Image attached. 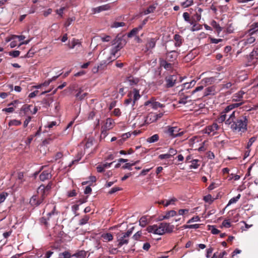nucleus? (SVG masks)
<instances>
[{
  "label": "nucleus",
  "instance_id": "nucleus-1",
  "mask_svg": "<svg viewBox=\"0 0 258 258\" xmlns=\"http://www.w3.org/2000/svg\"><path fill=\"white\" fill-rule=\"evenodd\" d=\"M226 124L229 125L233 132L240 133L241 135L247 130L248 119L247 116L245 115L236 116L235 111H233L229 115Z\"/></svg>",
  "mask_w": 258,
  "mask_h": 258
},
{
  "label": "nucleus",
  "instance_id": "nucleus-2",
  "mask_svg": "<svg viewBox=\"0 0 258 258\" xmlns=\"http://www.w3.org/2000/svg\"><path fill=\"white\" fill-rule=\"evenodd\" d=\"M174 228V225H171L170 223L162 222L159 223V225L155 224L149 226L147 228V231L149 233L161 235L166 233L172 232Z\"/></svg>",
  "mask_w": 258,
  "mask_h": 258
},
{
  "label": "nucleus",
  "instance_id": "nucleus-3",
  "mask_svg": "<svg viewBox=\"0 0 258 258\" xmlns=\"http://www.w3.org/2000/svg\"><path fill=\"white\" fill-rule=\"evenodd\" d=\"M125 40L118 36L112 41V45H115L111 50V54L114 57L116 53L120 50L125 44Z\"/></svg>",
  "mask_w": 258,
  "mask_h": 258
},
{
  "label": "nucleus",
  "instance_id": "nucleus-4",
  "mask_svg": "<svg viewBox=\"0 0 258 258\" xmlns=\"http://www.w3.org/2000/svg\"><path fill=\"white\" fill-rule=\"evenodd\" d=\"M180 128L177 126L171 127L167 126V128L165 130L164 133L172 138L180 137L183 134V132H179Z\"/></svg>",
  "mask_w": 258,
  "mask_h": 258
},
{
  "label": "nucleus",
  "instance_id": "nucleus-5",
  "mask_svg": "<svg viewBox=\"0 0 258 258\" xmlns=\"http://www.w3.org/2000/svg\"><path fill=\"white\" fill-rule=\"evenodd\" d=\"M45 198L46 197L42 194L38 193L37 195L32 197L30 200V204L33 206H38L43 203Z\"/></svg>",
  "mask_w": 258,
  "mask_h": 258
},
{
  "label": "nucleus",
  "instance_id": "nucleus-6",
  "mask_svg": "<svg viewBox=\"0 0 258 258\" xmlns=\"http://www.w3.org/2000/svg\"><path fill=\"white\" fill-rule=\"evenodd\" d=\"M129 238L126 237L121 232L116 234V241L117 242V246L118 247H121L124 245H127L129 242Z\"/></svg>",
  "mask_w": 258,
  "mask_h": 258
},
{
  "label": "nucleus",
  "instance_id": "nucleus-7",
  "mask_svg": "<svg viewBox=\"0 0 258 258\" xmlns=\"http://www.w3.org/2000/svg\"><path fill=\"white\" fill-rule=\"evenodd\" d=\"M52 182H49L46 186H45L44 184H41L37 189V193L42 194L46 197L49 191L52 187Z\"/></svg>",
  "mask_w": 258,
  "mask_h": 258
},
{
  "label": "nucleus",
  "instance_id": "nucleus-8",
  "mask_svg": "<svg viewBox=\"0 0 258 258\" xmlns=\"http://www.w3.org/2000/svg\"><path fill=\"white\" fill-rule=\"evenodd\" d=\"M177 79L176 75H170L165 78L166 82L165 87L167 88L173 87L176 83Z\"/></svg>",
  "mask_w": 258,
  "mask_h": 258
},
{
  "label": "nucleus",
  "instance_id": "nucleus-9",
  "mask_svg": "<svg viewBox=\"0 0 258 258\" xmlns=\"http://www.w3.org/2000/svg\"><path fill=\"white\" fill-rule=\"evenodd\" d=\"M144 105H150L152 108L154 109H156L159 107L162 108L164 106L163 104H161L160 102L155 101V99L153 98H152L150 100L145 102Z\"/></svg>",
  "mask_w": 258,
  "mask_h": 258
},
{
  "label": "nucleus",
  "instance_id": "nucleus-10",
  "mask_svg": "<svg viewBox=\"0 0 258 258\" xmlns=\"http://www.w3.org/2000/svg\"><path fill=\"white\" fill-rule=\"evenodd\" d=\"M219 126L217 123H214L212 125H208L207 126L205 130V133L208 135H211V136H214L216 131L218 130Z\"/></svg>",
  "mask_w": 258,
  "mask_h": 258
},
{
  "label": "nucleus",
  "instance_id": "nucleus-11",
  "mask_svg": "<svg viewBox=\"0 0 258 258\" xmlns=\"http://www.w3.org/2000/svg\"><path fill=\"white\" fill-rule=\"evenodd\" d=\"M52 169L51 168H48L42 171L39 176V178L41 181H44L47 179H49L51 178V171Z\"/></svg>",
  "mask_w": 258,
  "mask_h": 258
},
{
  "label": "nucleus",
  "instance_id": "nucleus-12",
  "mask_svg": "<svg viewBox=\"0 0 258 258\" xmlns=\"http://www.w3.org/2000/svg\"><path fill=\"white\" fill-rule=\"evenodd\" d=\"M163 115V113H160L155 115L154 114H150L147 117L145 120L146 123L149 124L156 120L158 118H161Z\"/></svg>",
  "mask_w": 258,
  "mask_h": 258
},
{
  "label": "nucleus",
  "instance_id": "nucleus-13",
  "mask_svg": "<svg viewBox=\"0 0 258 258\" xmlns=\"http://www.w3.org/2000/svg\"><path fill=\"white\" fill-rule=\"evenodd\" d=\"M158 38H151L147 40V42L146 44V50L145 52L149 51L150 49H153L155 47L156 42Z\"/></svg>",
  "mask_w": 258,
  "mask_h": 258
},
{
  "label": "nucleus",
  "instance_id": "nucleus-14",
  "mask_svg": "<svg viewBox=\"0 0 258 258\" xmlns=\"http://www.w3.org/2000/svg\"><path fill=\"white\" fill-rule=\"evenodd\" d=\"M196 83V81L192 80L190 82L184 83L182 85V88L179 91V95L182 96L184 94L183 91L185 89H188L192 88L195 85Z\"/></svg>",
  "mask_w": 258,
  "mask_h": 258
},
{
  "label": "nucleus",
  "instance_id": "nucleus-15",
  "mask_svg": "<svg viewBox=\"0 0 258 258\" xmlns=\"http://www.w3.org/2000/svg\"><path fill=\"white\" fill-rule=\"evenodd\" d=\"M258 58V48H254L250 52L248 58L250 62H255Z\"/></svg>",
  "mask_w": 258,
  "mask_h": 258
},
{
  "label": "nucleus",
  "instance_id": "nucleus-16",
  "mask_svg": "<svg viewBox=\"0 0 258 258\" xmlns=\"http://www.w3.org/2000/svg\"><path fill=\"white\" fill-rule=\"evenodd\" d=\"M159 62L160 66L163 67L167 71L171 70L173 68V64L172 63L168 62L167 60H164L163 58L159 59Z\"/></svg>",
  "mask_w": 258,
  "mask_h": 258
},
{
  "label": "nucleus",
  "instance_id": "nucleus-17",
  "mask_svg": "<svg viewBox=\"0 0 258 258\" xmlns=\"http://www.w3.org/2000/svg\"><path fill=\"white\" fill-rule=\"evenodd\" d=\"M177 213L174 210H170L169 211H167L165 213L164 215H162L160 216V220H162L164 219H168L171 217H173L176 216Z\"/></svg>",
  "mask_w": 258,
  "mask_h": 258
},
{
  "label": "nucleus",
  "instance_id": "nucleus-18",
  "mask_svg": "<svg viewBox=\"0 0 258 258\" xmlns=\"http://www.w3.org/2000/svg\"><path fill=\"white\" fill-rule=\"evenodd\" d=\"M166 60L173 61L177 57V53L175 51H171L166 53Z\"/></svg>",
  "mask_w": 258,
  "mask_h": 258
},
{
  "label": "nucleus",
  "instance_id": "nucleus-19",
  "mask_svg": "<svg viewBox=\"0 0 258 258\" xmlns=\"http://www.w3.org/2000/svg\"><path fill=\"white\" fill-rule=\"evenodd\" d=\"M258 23H254L251 26L250 29L248 30L246 34L257 35Z\"/></svg>",
  "mask_w": 258,
  "mask_h": 258
},
{
  "label": "nucleus",
  "instance_id": "nucleus-20",
  "mask_svg": "<svg viewBox=\"0 0 258 258\" xmlns=\"http://www.w3.org/2000/svg\"><path fill=\"white\" fill-rule=\"evenodd\" d=\"M243 104V102H239V103H233V104H230L229 105L227 106L225 108V109L224 110V111L223 112H224V113L227 114V113H228L230 111H231L234 108L239 107Z\"/></svg>",
  "mask_w": 258,
  "mask_h": 258
},
{
  "label": "nucleus",
  "instance_id": "nucleus-21",
  "mask_svg": "<svg viewBox=\"0 0 258 258\" xmlns=\"http://www.w3.org/2000/svg\"><path fill=\"white\" fill-rule=\"evenodd\" d=\"M114 123L115 122L113 119L107 118L106 120L105 124L103 127L109 130L113 128Z\"/></svg>",
  "mask_w": 258,
  "mask_h": 258
},
{
  "label": "nucleus",
  "instance_id": "nucleus-22",
  "mask_svg": "<svg viewBox=\"0 0 258 258\" xmlns=\"http://www.w3.org/2000/svg\"><path fill=\"white\" fill-rule=\"evenodd\" d=\"M77 45L79 46H81V42L79 39L75 38H73L71 42L68 44V47L70 49H74Z\"/></svg>",
  "mask_w": 258,
  "mask_h": 258
},
{
  "label": "nucleus",
  "instance_id": "nucleus-23",
  "mask_svg": "<svg viewBox=\"0 0 258 258\" xmlns=\"http://www.w3.org/2000/svg\"><path fill=\"white\" fill-rule=\"evenodd\" d=\"M77 91L78 92L76 95V97L80 100L84 99L88 94L87 93H82L83 92V89L82 88H79Z\"/></svg>",
  "mask_w": 258,
  "mask_h": 258
},
{
  "label": "nucleus",
  "instance_id": "nucleus-24",
  "mask_svg": "<svg viewBox=\"0 0 258 258\" xmlns=\"http://www.w3.org/2000/svg\"><path fill=\"white\" fill-rule=\"evenodd\" d=\"M110 9V4H106L99 7H98L95 9V13H99L103 11L108 10Z\"/></svg>",
  "mask_w": 258,
  "mask_h": 258
},
{
  "label": "nucleus",
  "instance_id": "nucleus-25",
  "mask_svg": "<svg viewBox=\"0 0 258 258\" xmlns=\"http://www.w3.org/2000/svg\"><path fill=\"white\" fill-rule=\"evenodd\" d=\"M133 104L132 106H134L136 103V101L139 99L141 96L139 94V91L136 89H134L133 91Z\"/></svg>",
  "mask_w": 258,
  "mask_h": 258
},
{
  "label": "nucleus",
  "instance_id": "nucleus-26",
  "mask_svg": "<svg viewBox=\"0 0 258 258\" xmlns=\"http://www.w3.org/2000/svg\"><path fill=\"white\" fill-rule=\"evenodd\" d=\"M257 37V35L247 34V38L245 40L244 43L248 44L253 43L255 41Z\"/></svg>",
  "mask_w": 258,
  "mask_h": 258
},
{
  "label": "nucleus",
  "instance_id": "nucleus-27",
  "mask_svg": "<svg viewBox=\"0 0 258 258\" xmlns=\"http://www.w3.org/2000/svg\"><path fill=\"white\" fill-rule=\"evenodd\" d=\"M174 39L175 41V45L177 47L180 46L183 41L182 37L180 35L176 34L174 36Z\"/></svg>",
  "mask_w": 258,
  "mask_h": 258
},
{
  "label": "nucleus",
  "instance_id": "nucleus-28",
  "mask_svg": "<svg viewBox=\"0 0 258 258\" xmlns=\"http://www.w3.org/2000/svg\"><path fill=\"white\" fill-rule=\"evenodd\" d=\"M101 237L103 238V241L105 242L112 241L113 238L112 234L110 233H103L101 234Z\"/></svg>",
  "mask_w": 258,
  "mask_h": 258
},
{
  "label": "nucleus",
  "instance_id": "nucleus-29",
  "mask_svg": "<svg viewBox=\"0 0 258 258\" xmlns=\"http://www.w3.org/2000/svg\"><path fill=\"white\" fill-rule=\"evenodd\" d=\"M32 107V105H24L21 108L20 114H22V112H23L24 114H26L29 111H31V108Z\"/></svg>",
  "mask_w": 258,
  "mask_h": 258
},
{
  "label": "nucleus",
  "instance_id": "nucleus-30",
  "mask_svg": "<svg viewBox=\"0 0 258 258\" xmlns=\"http://www.w3.org/2000/svg\"><path fill=\"white\" fill-rule=\"evenodd\" d=\"M126 81L129 83L130 85L134 86L137 85L138 83L139 80L138 78H134L132 76H130L127 77Z\"/></svg>",
  "mask_w": 258,
  "mask_h": 258
},
{
  "label": "nucleus",
  "instance_id": "nucleus-31",
  "mask_svg": "<svg viewBox=\"0 0 258 258\" xmlns=\"http://www.w3.org/2000/svg\"><path fill=\"white\" fill-rule=\"evenodd\" d=\"M215 91V88L214 87H208L205 89L204 96H207L210 95H214Z\"/></svg>",
  "mask_w": 258,
  "mask_h": 258
},
{
  "label": "nucleus",
  "instance_id": "nucleus-32",
  "mask_svg": "<svg viewBox=\"0 0 258 258\" xmlns=\"http://www.w3.org/2000/svg\"><path fill=\"white\" fill-rule=\"evenodd\" d=\"M211 26L215 29L218 34H219L222 31V27L215 21H213L211 22Z\"/></svg>",
  "mask_w": 258,
  "mask_h": 258
},
{
  "label": "nucleus",
  "instance_id": "nucleus-33",
  "mask_svg": "<svg viewBox=\"0 0 258 258\" xmlns=\"http://www.w3.org/2000/svg\"><path fill=\"white\" fill-rule=\"evenodd\" d=\"M86 255V252L85 250H79L72 255L77 258H85Z\"/></svg>",
  "mask_w": 258,
  "mask_h": 258
},
{
  "label": "nucleus",
  "instance_id": "nucleus-34",
  "mask_svg": "<svg viewBox=\"0 0 258 258\" xmlns=\"http://www.w3.org/2000/svg\"><path fill=\"white\" fill-rule=\"evenodd\" d=\"M59 212L56 210L55 206H53L52 210L47 214L48 219H49L52 216H57Z\"/></svg>",
  "mask_w": 258,
  "mask_h": 258
},
{
  "label": "nucleus",
  "instance_id": "nucleus-35",
  "mask_svg": "<svg viewBox=\"0 0 258 258\" xmlns=\"http://www.w3.org/2000/svg\"><path fill=\"white\" fill-rule=\"evenodd\" d=\"M189 96H185L184 94L182 96H180V98L178 101V103L185 104L188 102H190L191 100H188Z\"/></svg>",
  "mask_w": 258,
  "mask_h": 258
},
{
  "label": "nucleus",
  "instance_id": "nucleus-36",
  "mask_svg": "<svg viewBox=\"0 0 258 258\" xmlns=\"http://www.w3.org/2000/svg\"><path fill=\"white\" fill-rule=\"evenodd\" d=\"M90 219L89 215H84L80 220L79 224V225L82 226L87 224Z\"/></svg>",
  "mask_w": 258,
  "mask_h": 258
},
{
  "label": "nucleus",
  "instance_id": "nucleus-37",
  "mask_svg": "<svg viewBox=\"0 0 258 258\" xmlns=\"http://www.w3.org/2000/svg\"><path fill=\"white\" fill-rule=\"evenodd\" d=\"M200 161L198 159H194L190 161L191 164L189 166L190 169H197L200 166L199 162Z\"/></svg>",
  "mask_w": 258,
  "mask_h": 258
},
{
  "label": "nucleus",
  "instance_id": "nucleus-38",
  "mask_svg": "<svg viewBox=\"0 0 258 258\" xmlns=\"http://www.w3.org/2000/svg\"><path fill=\"white\" fill-rule=\"evenodd\" d=\"M156 8V6L154 5L150 6L147 10L143 12L144 15H148L150 13H153Z\"/></svg>",
  "mask_w": 258,
  "mask_h": 258
},
{
  "label": "nucleus",
  "instance_id": "nucleus-39",
  "mask_svg": "<svg viewBox=\"0 0 258 258\" xmlns=\"http://www.w3.org/2000/svg\"><path fill=\"white\" fill-rule=\"evenodd\" d=\"M71 256H72V255L68 251H64L58 254V258H71Z\"/></svg>",
  "mask_w": 258,
  "mask_h": 258
},
{
  "label": "nucleus",
  "instance_id": "nucleus-40",
  "mask_svg": "<svg viewBox=\"0 0 258 258\" xmlns=\"http://www.w3.org/2000/svg\"><path fill=\"white\" fill-rule=\"evenodd\" d=\"M159 140V136L157 134H155L151 137L147 139V141L150 143H152L157 142Z\"/></svg>",
  "mask_w": 258,
  "mask_h": 258
},
{
  "label": "nucleus",
  "instance_id": "nucleus-41",
  "mask_svg": "<svg viewBox=\"0 0 258 258\" xmlns=\"http://www.w3.org/2000/svg\"><path fill=\"white\" fill-rule=\"evenodd\" d=\"M190 24L193 25V26L190 29V30L192 32L199 30L202 28V25L198 24H194L193 21L191 22Z\"/></svg>",
  "mask_w": 258,
  "mask_h": 258
},
{
  "label": "nucleus",
  "instance_id": "nucleus-42",
  "mask_svg": "<svg viewBox=\"0 0 258 258\" xmlns=\"http://www.w3.org/2000/svg\"><path fill=\"white\" fill-rule=\"evenodd\" d=\"M140 225L143 227H144L146 226L148 223L147 218L146 216L142 217L139 221Z\"/></svg>",
  "mask_w": 258,
  "mask_h": 258
},
{
  "label": "nucleus",
  "instance_id": "nucleus-43",
  "mask_svg": "<svg viewBox=\"0 0 258 258\" xmlns=\"http://www.w3.org/2000/svg\"><path fill=\"white\" fill-rule=\"evenodd\" d=\"M193 3V0H186L185 2L181 3V6L183 8H185L191 6Z\"/></svg>",
  "mask_w": 258,
  "mask_h": 258
},
{
  "label": "nucleus",
  "instance_id": "nucleus-44",
  "mask_svg": "<svg viewBox=\"0 0 258 258\" xmlns=\"http://www.w3.org/2000/svg\"><path fill=\"white\" fill-rule=\"evenodd\" d=\"M256 136H253L249 139L246 146V149L247 150L249 149L250 147L252 146V144L256 140Z\"/></svg>",
  "mask_w": 258,
  "mask_h": 258
},
{
  "label": "nucleus",
  "instance_id": "nucleus-45",
  "mask_svg": "<svg viewBox=\"0 0 258 258\" xmlns=\"http://www.w3.org/2000/svg\"><path fill=\"white\" fill-rule=\"evenodd\" d=\"M216 198H214L212 197V196L210 194L207 195V196H205L204 197V200L207 202V203H209V204H211L213 201Z\"/></svg>",
  "mask_w": 258,
  "mask_h": 258
},
{
  "label": "nucleus",
  "instance_id": "nucleus-46",
  "mask_svg": "<svg viewBox=\"0 0 258 258\" xmlns=\"http://www.w3.org/2000/svg\"><path fill=\"white\" fill-rule=\"evenodd\" d=\"M111 61V60H110L108 62H107L106 60H103L101 61L100 64L98 66L96 71L95 72H97L99 69H103L106 66V65Z\"/></svg>",
  "mask_w": 258,
  "mask_h": 258
},
{
  "label": "nucleus",
  "instance_id": "nucleus-47",
  "mask_svg": "<svg viewBox=\"0 0 258 258\" xmlns=\"http://www.w3.org/2000/svg\"><path fill=\"white\" fill-rule=\"evenodd\" d=\"M242 96H240L239 94L237 93H235L233 96H232V100L235 102H242Z\"/></svg>",
  "mask_w": 258,
  "mask_h": 258
},
{
  "label": "nucleus",
  "instance_id": "nucleus-48",
  "mask_svg": "<svg viewBox=\"0 0 258 258\" xmlns=\"http://www.w3.org/2000/svg\"><path fill=\"white\" fill-rule=\"evenodd\" d=\"M21 124V121L20 120L13 119L11 120L9 122V126H18Z\"/></svg>",
  "mask_w": 258,
  "mask_h": 258
},
{
  "label": "nucleus",
  "instance_id": "nucleus-49",
  "mask_svg": "<svg viewBox=\"0 0 258 258\" xmlns=\"http://www.w3.org/2000/svg\"><path fill=\"white\" fill-rule=\"evenodd\" d=\"M177 201V199L175 198H173L169 200L166 201V203L164 204V207H167L170 205H175V203Z\"/></svg>",
  "mask_w": 258,
  "mask_h": 258
},
{
  "label": "nucleus",
  "instance_id": "nucleus-50",
  "mask_svg": "<svg viewBox=\"0 0 258 258\" xmlns=\"http://www.w3.org/2000/svg\"><path fill=\"white\" fill-rule=\"evenodd\" d=\"M240 197H241L240 194H238L236 197L231 198L229 200L227 206H229L232 204L236 203L237 201H238V200L240 199Z\"/></svg>",
  "mask_w": 258,
  "mask_h": 258
},
{
  "label": "nucleus",
  "instance_id": "nucleus-51",
  "mask_svg": "<svg viewBox=\"0 0 258 258\" xmlns=\"http://www.w3.org/2000/svg\"><path fill=\"white\" fill-rule=\"evenodd\" d=\"M227 114H226L225 113H224V112H222L221 113V115L220 116H219V117L218 118V121L219 122H222L224 121H226L227 119H226V117L227 116Z\"/></svg>",
  "mask_w": 258,
  "mask_h": 258
},
{
  "label": "nucleus",
  "instance_id": "nucleus-52",
  "mask_svg": "<svg viewBox=\"0 0 258 258\" xmlns=\"http://www.w3.org/2000/svg\"><path fill=\"white\" fill-rule=\"evenodd\" d=\"M125 24L124 22H114L111 25V28H118L119 27H123L125 26Z\"/></svg>",
  "mask_w": 258,
  "mask_h": 258
},
{
  "label": "nucleus",
  "instance_id": "nucleus-53",
  "mask_svg": "<svg viewBox=\"0 0 258 258\" xmlns=\"http://www.w3.org/2000/svg\"><path fill=\"white\" fill-rule=\"evenodd\" d=\"M108 130H109L106 129L103 127H101V133L100 135L101 139H104L107 136V135H108L107 131Z\"/></svg>",
  "mask_w": 258,
  "mask_h": 258
},
{
  "label": "nucleus",
  "instance_id": "nucleus-54",
  "mask_svg": "<svg viewBox=\"0 0 258 258\" xmlns=\"http://www.w3.org/2000/svg\"><path fill=\"white\" fill-rule=\"evenodd\" d=\"M49 219L46 218L45 217H42L40 218L39 221L40 223L42 225H45V226L47 227L48 225V220H49Z\"/></svg>",
  "mask_w": 258,
  "mask_h": 258
},
{
  "label": "nucleus",
  "instance_id": "nucleus-55",
  "mask_svg": "<svg viewBox=\"0 0 258 258\" xmlns=\"http://www.w3.org/2000/svg\"><path fill=\"white\" fill-rule=\"evenodd\" d=\"M234 28L233 24L232 23L228 24L227 29H226L227 32L228 33H232L234 32Z\"/></svg>",
  "mask_w": 258,
  "mask_h": 258
},
{
  "label": "nucleus",
  "instance_id": "nucleus-56",
  "mask_svg": "<svg viewBox=\"0 0 258 258\" xmlns=\"http://www.w3.org/2000/svg\"><path fill=\"white\" fill-rule=\"evenodd\" d=\"M134 229V227H133L131 229L127 230L126 231V232H121V233H123L126 237H127V238H128L130 239V237L132 235Z\"/></svg>",
  "mask_w": 258,
  "mask_h": 258
},
{
  "label": "nucleus",
  "instance_id": "nucleus-57",
  "mask_svg": "<svg viewBox=\"0 0 258 258\" xmlns=\"http://www.w3.org/2000/svg\"><path fill=\"white\" fill-rule=\"evenodd\" d=\"M134 229V227H133L131 229L127 230L126 231V232H121V233H123L126 237H127V238H128L130 239V237L132 235Z\"/></svg>",
  "mask_w": 258,
  "mask_h": 258
},
{
  "label": "nucleus",
  "instance_id": "nucleus-58",
  "mask_svg": "<svg viewBox=\"0 0 258 258\" xmlns=\"http://www.w3.org/2000/svg\"><path fill=\"white\" fill-rule=\"evenodd\" d=\"M142 232L141 231H139L133 235V238L135 240H139L142 236Z\"/></svg>",
  "mask_w": 258,
  "mask_h": 258
},
{
  "label": "nucleus",
  "instance_id": "nucleus-59",
  "mask_svg": "<svg viewBox=\"0 0 258 258\" xmlns=\"http://www.w3.org/2000/svg\"><path fill=\"white\" fill-rule=\"evenodd\" d=\"M8 196V194L6 192H3L0 194V204L4 202L6 197Z\"/></svg>",
  "mask_w": 258,
  "mask_h": 258
},
{
  "label": "nucleus",
  "instance_id": "nucleus-60",
  "mask_svg": "<svg viewBox=\"0 0 258 258\" xmlns=\"http://www.w3.org/2000/svg\"><path fill=\"white\" fill-rule=\"evenodd\" d=\"M127 96L128 97V98L125 99L124 100V103L128 105L130 104L131 102H133V99H132V94L131 93L128 94Z\"/></svg>",
  "mask_w": 258,
  "mask_h": 258
},
{
  "label": "nucleus",
  "instance_id": "nucleus-61",
  "mask_svg": "<svg viewBox=\"0 0 258 258\" xmlns=\"http://www.w3.org/2000/svg\"><path fill=\"white\" fill-rule=\"evenodd\" d=\"M75 20V17H72V18H68L64 24V26L65 27L69 26L72 24V23L73 21H74Z\"/></svg>",
  "mask_w": 258,
  "mask_h": 258
},
{
  "label": "nucleus",
  "instance_id": "nucleus-62",
  "mask_svg": "<svg viewBox=\"0 0 258 258\" xmlns=\"http://www.w3.org/2000/svg\"><path fill=\"white\" fill-rule=\"evenodd\" d=\"M66 9L65 7H61L59 9H57L55 11V12L57 14H58L60 17H63V11Z\"/></svg>",
  "mask_w": 258,
  "mask_h": 258
},
{
  "label": "nucleus",
  "instance_id": "nucleus-63",
  "mask_svg": "<svg viewBox=\"0 0 258 258\" xmlns=\"http://www.w3.org/2000/svg\"><path fill=\"white\" fill-rule=\"evenodd\" d=\"M20 52L19 50H14L9 52V55L14 57H17L20 55Z\"/></svg>",
  "mask_w": 258,
  "mask_h": 258
},
{
  "label": "nucleus",
  "instance_id": "nucleus-64",
  "mask_svg": "<svg viewBox=\"0 0 258 258\" xmlns=\"http://www.w3.org/2000/svg\"><path fill=\"white\" fill-rule=\"evenodd\" d=\"M209 229L211 230V233L213 234H217L220 233V231L217 229L215 226H211Z\"/></svg>",
  "mask_w": 258,
  "mask_h": 258
}]
</instances>
